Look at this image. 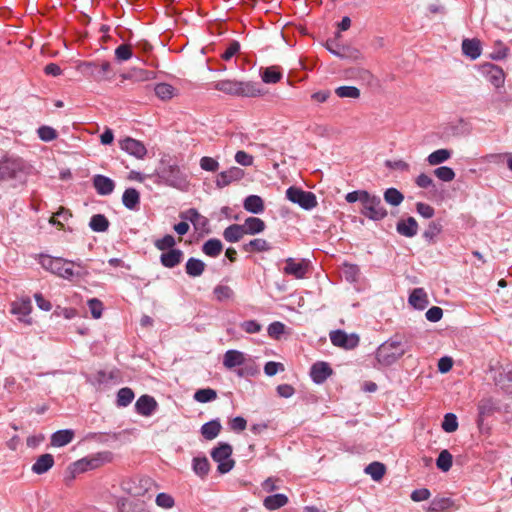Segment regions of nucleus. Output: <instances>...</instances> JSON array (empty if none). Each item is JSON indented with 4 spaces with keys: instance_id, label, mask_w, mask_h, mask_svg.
Returning <instances> with one entry per match:
<instances>
[{
    "instance_id": "nucleus-13",
    "label": "nucleus",
    "mask_w": 512,
    "mask_h": 512,
    "mask_svg": "<svg viewBox=\"0 0 512 512\" xmlns=\"http://www.w3.org/2000/svg\"><path fill=\"white\" fill-rule=\"evenodd\" d=\"M20 170L21 167L15 160L5 159L0 161V183L15 179Z\"/></svg>"
},
{
    "instance_id": "nucleus-16",
    "label": "nucleus",
    "mask_w": 512,
    "mask_h": 512,
    "mask_svg": "<svg viewBox=\"0 0 512 512\" xmlns=\"http://www.w3.org/2000/svg\"><path fill=\"white\" fill-rule=\"evenodd\" d=\"M284 273L297 279H302L307 273V263L304 260L295 261L293 258H288L284 267Z\"/></svg>"
},
{
    "instance_id": "nucleus-44",
    "label": "nucleus",
    "mask_w": 512,
    "mask_h": 512,
    "mask_svg": "<svg viewBox=\"0 0 512 512\" xmlns=\"http://www.w3.org/2000/svg\"><path fill=\"white\" fill-rule=\"evenodd\" d=\"M240 43L236 40L230 41L225 50L220 54L221 60L225 62H230L239 52H240Z\"/></svg>"
},
{
    "instance_id": "nucleus-48",
    "label": "nucleus",
    "mask_w": 512,
    "mask_h": 512,
    "mask_svg": "<svg viewBox=\"0 0 512 512\" xmlns=\"http://www.w3.org/2000/svg\"><path fill=\"white\" fill-rule=\"evenodd\" d=\"M155 94L161 100H168L173 97L174 87L167 83H160L155 86Z\"/></svg>"
},
{
    "instance_id": "nucleus-8",
    "label": "nucleus",
    "mask_w": 512,
    "mask_h": 512,
    "mask_svg": "<svg viewBox=\"0 0 512 512\" xmlns=\"http://www.w3.org/2000/svg\"><path fill=\"white\" fill-rule=\"evenodd\" d=\"M330 340L334 346L344 349H354L359 344V336L355 333L347 334L342 330H335L330 333Z\"/></svg>"
},
{
    "instance_id": "nucleus-35",
    "label": "nucleus",
    "mask_w": 512,
    "mask_h": 512,
    "mask_svg": "<svg viewBox=\"0 0 512 512\" xmlns=\"http://www.w3.org/2000/svg\"><path fill=\"white\" fill-rule=\"evenodd\" d=\"M261 78L264 83L275 84L282 78V72L277 66H270L263 70Z\"/></svg>"
},
{
    "instance_id": "nucleus-22",
    "label": "nucleus",
    "mask_w": 512,
    "mask_h": 512,
    "mask_svg": "<svg viewBox=\"0 0 512 512\" xmlns=\"http://www.w3.org/2000/svg\"><path fill=\"white\" fill-rule=\"evenodd\" d=\"M53 465L54 457L51 454L46 453L37 458L31 469L35 474L41 475L51 469Z\"/></svg>"
},
{
    "instance_id": "nucleus-5",
    "label": "nucleus",
    "mask_w": 512,
    "mask_h": 512,
    "mask_svg": "<svg viewBox=\"0 0 512 512\" xmlns=\"http://www.w3.org/2000/svg\"><path fill=\"white\" fill-rule=\"evenodd\" d=\"M286 198L304 210H312L318 205L316 195L313 192L295 186L286 190Z\"/></svg>"
},
{
    "instance_id": "nucleus-29",
    "label": "nucleus",
    "mask_w": 512,
    "mask_h": 512,
    "mask_svg": "<svg viewBox=\"0 0 512 512\" xmlns=\"http://www.w3.org/2000/svg\"><path fill=\"white\" fill-rule=\"evenodd\" d=\"M244 209L253 214H259L264 211V202L258 195H250L244 200Z\"/></svg>"
},
{
    "instance_id": "nucleus-60",
    "label": "nucleus",
    "mask_w": 512,
    "mask_h": 512,
    "mask_svg": "<svg viewBox=\"0 0 512 512\" xmlns=\"http://www.w3.org/2000/svg\"><path fill=\"white\" fill-rule=\"evenodd\" d=\"M88 307L93 318L99 319L102 316L103 303L99 299H90L88 301Z\"/></svg>"
},
{
    "instance_id": "nucleus-21",
    "label": "nucleus",
    "mask_w": 512,
    "mask_h": 512,
    "mask_svg": "<svg viewBox=\"0 0 512 512\" xmlns=\"http://www.w3.org/2000/svg\"><path fill=\"white\" fill-rule=\"evenodd\" d=\"M183 259V253L179 249L164 251L160 256V262L164 267L173 268Z\"/></svg>"
},
{
    "instance_id": "nucleus-18",
    "label": "nucleus",
    "mask_w": 512,
    "mask_h": 512,
    "mask_svg": "<svg viewBox=\"0 0 512 512\" xmlns=\"http://www.w3.org/2000/svg\"><path fill=\"white\" fill-rule=\"evenodd\" d=\"M32 310L31 301L29 299H21L19 301H15L11 306V313L14 315H18L19 320L25 322L26 324H30V320H25L24 317H27Z\"/></svg>"
},
{
    "instance_id": "nucleus-19",
    "label": "nucleus",
    "mask_w": 512,
    "mask_h": 512,
    "mask_svg": "<svg viewBox=\"0 0 512 512\" xmlns=\"http://www.w3.org/2000/svg\"><path fill=\"white\" fill-rule=\"evenodd\" d=\"M397 232L405 237H413L418 232V223L413 217L400 220L396 226Z\"/></svg>"
},
{
    "instance_id": "nucleus-1",
    "label": "nucleus",
    "mask_w": 512,
    "mask_h": 512,
    "mask_svg": "<svg viewBox=\"0 0 512 512\" xmlns=\"http://www.w3.org/2000/svg\"><path fill=\"white\" fill-rule=\"evenodd\" d=\"M407 351L406 345L398 336L382 343L376 351V359L382 366H390L400 359Z\"/></svg>"
},
{
    "instance_id": "nucleus-55",
    "label": "nucleus",
    "mask_w": 512,
    "mask_h": 512,
    "mask_svg": "<svg viewBox=\"0 0 512 512\" xmlns=\"http://www.w3.org/2000/svg\"><path fill=\"white\" fill-rule=\"evenodd\" d=\"M175 243V239L172 235H165L160 239H156L154 241V246L161 251H168L173 249Z\"/></svg>"
},
{
    "instance_id": "nucleus-53",
    "label": "nucleus",
    "mask_w": 512,
    "mask_h": 512,
    "mask_svg": "<svg viewBox=\"0 0 512 512\" xmlns=\"http://www.w3.org/2000/svg\"><path fill=\"white\" fill-rule=\"evenodd\" d=\"M434 175L441 181L450 182L455 178V172L452 168L441 166L434 170Z\"/></svg>"
},
{
    "instance_id": "nucleus-2",
    "label": "nucleus",
    "mask_w": 512,
    "mask_h": 512,
    "mask_svg": "<svg viewBox=\"0 0 512 512\" xmlns=\"http://www.w3.org/2000/svg\"><path fill=\"white\" fill-rule=\"evenodd\" d=\"M39 264L43 269L66 280H72L76 275L73 270L75 262L61 257L41 254L39 256Z\"/></svg>"
},
{
    "instance_id": "nucleus-52",
    "label": "nucleus",
    "mask_w": 512,
    "mask_h": 512,
    "mask_svg": "<svg viewBox=\"0 0 512 512\" xmlns=\"http://www.w3.org/2000/svg\"><path fill=\"white\" fill-rule=\"evenodd\" d=\"M458 428L457 417L453 413H447L442 422V429L447 433L455 432Z\"/></svg>"
},
{
    "instance_id": "nucleus-3",
    "label": "nucleus",
    "mask_w": 512,
    "mask_h": 512,
    "mask_svg": "<svg viewBox=\"0 0 512 512\" xmlns=\"http://www.w3.org/2000/svg\"><path fill=\"white\" fill-rule=\"evenodd\" d=\"M123 489L133 497L151 498L159 489L158 484L150 477H135L123 482Z\"/></svg>"
},
{
    "instance_id": "nucleus-37",
    "label": "nucleus",
    "mask_w": 512,
    "mask_h": 512,
    "mask_svg": "<svg viewBox=\"0 0 512 512\" xmlns=\"http://www.w3.org/2000/svg\"><path fill=\"white\" fill-rule=\"evenodd\" d=\"M221 430V424L217 420H212L205 423L201 428L203 437L207 440H212L218 436Z\"/></svg>"
},
{
    "instance_id": "nucleus-49",
    "label": "nucleus",
    "mask_w": 512,
    "mask_h": 512,
    "mask_svg": "<svg viewBox=\"0 0 512 512\" xmlns=\"http://www.w3.org/2000/svg\"><path fill=\"white\" fill-rule=\"evenodd\" d=\"M384 199L387 203L398 206L402 203L404 196L395 188H388L384 193Z\"/></svg>"
},
{
    "instance_id": "nucleus-30",
    "label": "nucleus",
    "mask_w": 512,
    "mask_h": 512,
    "mask_svg": "<svg viewBox=\"0 0 512 512\" xmlns=\"http://www.w3.org/2000/svg\"><path fill=\"white\" fill-rule=\"evenodd\" d=\"M213 86L216 90L231 96H236L239 88L238 81L235 79L219 80Z\"/></svg>"
},
{
    "instance_id": "nucleus-47",
    "label": "nucleus",
    "mask_w": 512,
    "mask_h": 512,
    "mask_svg": "<svg viewBox=\"0 0 512 512\" xmlns=\"http://www.w3.org/2000/svg\"><path fill=\"white\" fill-rule=\"evenodd\" d=\"M343 275L347 281L357 282L360 276V268L356 264L345 263L343 265Z\"/></svg>"
},
{
    "instance_id": "nucleus-24",
    "label": "nucleus",
    "mask_w": 512,
    "mask_h": 512,
    "mask_svg": "<svg viewBox=\"0 0 512 512\" xmlns=\"http://www.w3.org/2000/svg\"><path fill=\"white\" fill-rule=\"evenodd\" d=\"M245 235H255L265 230V222L257 217H248L242 224Z\"/></svg>"
},
{
    "instance_id": "nucleus-62",
    "label": "nucleus",
    "mask_w": 512,
    "mask_h": 512,
    "mask_svg": "<svg viewBox=\"0 0 512 512\" xmlns=\"http://www.w3.org/2000/svg\"><path fill=\"white\" fill-rule=\"evenodd\" d=\"M284 365L280 362L269 361L264 366V372L267 376H274L279 371H284Z\"/></svg>"
},
{
    "instance_id": "nucleus-56",
    "label": "nucleus",
    "mask_w": 512,
    "mask_h": 512,
    "mask_svg": "<svg viewBox=\"0 0 512 512\" xmlns=\"http://www.w3.org/2000/svg\"><path fill=\"white\" fill-rule=\"evenodd\" d=\"M74 471L84 472L88 469H93L98 466V459H81L73 464Z\"/></svg>"
},
{
    "instance_id": "nucleus-34",
    "label": "nucleus",
    "mask_w": 512,
    "mask_h": 512,
    "mask_svg": "<svg viewBox=\"0 0 512 512\" xmlns=\"http://www.w3.org/2000/svg\"><path fill=\"white\" fill-rule=\"evenodd\" d=\"M288 503V498L284 494H274L264 499V506L268 510H276Z\"/></svg>"
},
{
    "instance_id": "nucleus-38",
    "label": "nucleus",
    "mask_w": 512,
    "mask_h": 512,
    "mask_svg": "<svg viewBox=\"0 0 512 512\" xmlns=\"http://www.w3.org/2000/svg\"><path fill=\"white\" fill-rule=\"evenodd\" d=\"M451 151L448 149H438L427 157V162L431 166L439 165L451 157Z\"/></svg>"
},
{
    "instance_id": "nucleus-51",
    "label": "nucleus",
    "mask_w": 512,
    "mask_h": 512,
    "mask_svg": "<svg viewBox=\"0 0 512 512\" xmlns=\"http://www.w3.org/2000/svg\"><path fill=\"white\" fill-rule=\"evenodd\" d=\"M38 137L44 142H50L58 137V132L50 126H40L37 130Z\"/></svg>"
},
{
    "instance_id": "nucleus-26",
    "label": "nucleus",
    "mask_w": 512,
    "mask_h": 512,
    "mask_svg": "<svg viewBox=\"0 0 512 512\" xmlns=\"http://www.w3.org/2000/svg\"><path fill=\"white\" fill-rule=\"evenodd\" d=\"M74 431L70 429L59 430L52 434L51 445L54 447H63L69 444L74 438Z\"/></svg>"
},
{
    "instance_id": "nucleus-25",
    "label": "nucleus",
    "mask_w": 512,
    "mask_h": 512,
    "mask_svg": "<svg viewBox=\"0 0 512 512\" xmlns=\"http://www.w3.org/2000/svg\"><path fill=\"white\" fill-rule=\"evenodd\" d=\"M463 54L472 60L477 59L481 55V44L477 39H465L462 42Z\"/></svg>"
},
{
    "instance_id": "nucleus-42",
    "label": "nucleus",
    "mask_w": 512,
    "mask_h": 512,
    "mask_svg": "<svg viewBox=\"0 0 512 512\" xmlns=\"http://www.w3.org/2000/svg\"><path fill=\"white\" fill-rule=\"evenodd\" d=\"M453 501L448 497H435L429 507L431 512H442L452 507Z\"/></svg>"
},
{
    "instance_id": "nucleus-41",
    "label": "nucleus",
    "mask_w": 512,
    "mask_h": 512,
    "mask_svg": "<svg viewBox=\"0 0 512 512\" xmlns=\"http://www.w3.org/2000/svg\"><path fill=\"white\" fill-rule=\"evenodd\" d=\"M135 394L129 387L121 388L117 393L116 404L118 407H126L132 403Z\"/></svg>"
},
{
    "instance_id": "nucleus-6",
    "label": "nucleus",
    "mask_w": 512,
    "mask_h": 512,
    "mask_svg": "<svg viewBox=\"0 0 512 512\" xmlns=\"http://www.w3.org/2000/svg\"><path fill=\"white\" fill-rule=\"evenodd\" d=\"M232 447L227 443H220L211 452L212 459L218 463L217 470L221 474L229 472L235 464V461L231 459Z\"/></svg>"
},
{
    "instance_id": "nucleus-11",
    "label": "nucleus",
    "mask_w": 512,
    "mask_h": 512,
    "mask_svg": "<svg viewBox=\"0 0 512 512\" xmlns=\"http://www.w3.org/2000/svg\"><path fill=\"white\" fill-rule=\"evenodd\" d=\"M239 88H237L236 97H260L263 96L265 91L258 82L254 81H238Z\"/></svg>"
},
{
    "instance_id": "nucleus-64",
    "label": "nucleus",
    "mask_w": 512,
    "mask_h": 512,
    "mask_svg": "<svg viewBox=\"0 0 512 512\" xmlns=\"http://www.w3.org/2000/svg\"><path fill=\"white\" fill-rule=\"evenodd\" d=\"M119 512H143V509L130 500H123L119 504Z\"/></svg>"
},
{
    "instance_id": "nucleus-57",
    "label": "nucleus",
    "mask_w": 512,
    "mask_h": 512,
    "mask_svg": "<svg viewBox=\"0 0 512 512\" xmlns=\"http://www.w3.org/2000/svg\"><path fill=\"white\" fill-rule=\"evenodd\" d=\"M132 55V47L130 44H121L115 49V57L118 61H127Z\"/></svg>"
},
{
    "instance_id": "nucleus-27",
    "label": "nucleus",
    "mask_w": 512,
    "mask_h": 512,
    "mask_svg": "<svg viewBox=\"0 0 512 512\" xmlns=\"http://www.w3.org/2000/svg\"><path fill=\"white\" fill-rule=\"evenodd\" d=\"M245 235L242 224H232L223 231V238L230 243L240 241Z\"/></svg>"
},
{
    "instance_id": "nucleus-7",
    "label": "nucleus",
    "mask_w": 512,
    "mask_h": 512,
    "mask_svg": "<svg viewBox=\"0 0 512 512\" xmlns=\"http://www.w3.org/2000/svg\"><path fill=\"white\" fill-rule=\"evenodd\" d=\"M81 66L87 70V75L97 82L111 79L112 67L109 61L83 62Z\"/></svg>"
},
{
    "instance_id": "nucleus-12",
    "label": "nucleus",
    "mask_w": 512,
    "mask_h": 512,
    "mask_svg": "<svg viewBox=\"0 0 512 512\" xmlns=\"http://www.w3.org/2000/svg\"><path fill=\"white\" fill-rule=\"evenodd\" d=\"M483 71L488 81L495 87L501 88L504 86L505 74L501 67L488 63L483 66Z\"/></svg>"
},
{
    "instance_id": "nucleus-28",
    "label": "nucleus",
    "mask_w": 512,
    "mask_h": 512,
    "mask_svg": "<svg viewBox=\"0 0 512 512\" xmlns=\"http://www.w3.org/2000/svg\"><path fill=\"white\" fill-rule=\"evenodd\" d=\"M494 380L501 387L508 386L512 382V366H501L495 371Z\"/></svg>"
},
{
    "instance_id": "nucleus-17",
    "label": "nucleus",
    "mask_w": 512,
    "mask_h": 512,
    "mask_svg": "<svg viewBox=\"0 0 512 512\" xmlns=\"http://www.w3.org/2000/svg\"><path fill=\"white\" fill-rule=\"evenodd\" d=\"M93 186L100 195H109L115 188V183L109 177L104 175H95L93 177Z\"/></svg>"
},
{
    "instance_id": "nucleus-40",
    "label": "nucleus",
    "mask_w": 512,
    "mask_h": 512,
    "mask_svg": "<svg viewBox=\"0 0 512 512\" xmlns=\"http://www.w3.org/2000/svg\"><path fill=\"white\" fill-rule=\"evenodd\" d=\"M365 473L370 475L374 481H379L383 478L386 468L385 465L380 462H372L365 468Z\"/></svg>"
},
{
    "instance_id": "nucleus-61",
    "label": "nucleus",
    "mask_w": 512,
    "mask_h": 512,
    "mask_svg": "<svg viewBox=\"0 0 512 512\" xmlns=\"http://www.w3.org/2000/svg\"><path fill=\"white\" fill-rule=\"evenodd\" d=\"M267 332L270 337L279 339L285 332V325L279 321H275L268 326Z\"/></svg>"
},
{
    "instance_id": "nucleus-32",
    "label": "nucleus",
    "mask_w": 512,
    "mask_h": 512,
    "mask_svg": "<svg viewBox=\"0 0 512 512\" xmlns=\"http://www.w3.org/2000/svg\"><path fill=\"white\" fill-rule=\"evenodd\" d=\"M124 206L130 210H135L140 202L139 192L135 188H128L122 196Z\"/></svg>"
},
{
    "instance_id": "nucleus-45",
    "label": "nucleus",
    "mask_w": 512,
    "mask_h": 512,
    "mask_svg": "<svg viewBox=\"0 0 512 512\" xmlns=\"http://www.w3.org/2000/svg\"><path fill=\"white\" fill-rule=\"evenodd\" d=\"M335 94L340 98L358 99L361 95L360 90L355 86H339L335 89Z\"/></svg>"
},
{
    "instance_id": "nucleus-50",
    "label": "nucleus",
    "mask_w": 512,
    "mask_h": 512,
    "mask_svg": "<svg viewBox=\"0 0 512 512\" xmlns=\"http://www.w3.org/2000/svg\"><path fill=\"white\" fill-rule=\"evenodd\" d=\"M437 467L447 472L452 466V455L448 450H442L436 460Z\"/></svg>"
},
{
    "instance_id": "nucleus-15",
    "label": "nucleus",
    "mask_w": 512,
    "mask_h": 512,
    "mask_svg": "<svg viewBox=\"0 0 512 512\" xmlns=\"http://www.w3.org/2000/svg\"><path fill=\"white\" fill-rule=\"evenodd\" d=\"M332 369L327 362H316L312 365L310 376L316 384H322L332 375Z\"/></svg>"
},
{
    "instance_id": "nucleus-33",
    "label": "nucleus",
    "mask_w": 512,
    "mask_h": 512,
    "mask_svg": "<svg viewBox=\"0 0 512 512\" xmlns=\"http://www.w3.org/2000/svg\"><path fill=\"white\" fill-rule=\"evenodd\" d=\"M222 250V242L216 238L207 240L202 246L203 253L213 258L217 257L222 252Z\"/></svg>"
},
{
    "instance_id": "nucleus-43",
    "label": "nucleus",
    "mask_w": 512,
    "mask_h": 512,
    "mask_svg": "<svg viewBox=\"0 0 512 512\" xmlns=\"http://www.w3.org/2000/svg\"><path fill=\"white\" fill-rule=\"evenodd\" d=\"M214 296L217 301L224 302L233 299L234 291L228 285H217L213 290Z\"/></svg>"
},
{
    "instance_id": "nucleus-20",
    "label": "nucleus",
    "mask_w": 512,
    "mask_h": 512,
    "mask_svg": "<svg viewBox=\"0 0 512 512\" xmlns=\"http://www.w3.org/2000/svg\"><path fill=\"white\" fill-rule=\"evenodd\" d=\"M245 362V354L238 350H228L223 357V365L227 369L243 365Z\"/></svg>"
},
{
    "instance_id": "nucleus-10",
    "label": "nucleus",
    "mask_w": 512,
    "mask_h": 512,
    "mask_svg": "<svg viewBox=\"0 0 512 512\" xmlns=\"http://www.w3.org/2000/svg\"><path fill=\"white\" fill-rule=\"evenodd\" d=\"M244 177V171L239 167H230L229 169L220 172L216 177V186L224 188L232 182L239 181Z\"/></svg>"
},
{
    "instance_id": "nucleus-58",
    "label": "nucleus",
    "mask_w": 512,
    "mask_h": 512,
    "mask_svg": "<svg viewBox=\"0 0 512 512\" xmlns=\"http://www.w3.org/2000/svg\"><path fill=\"white\" fill-rule=\"evenodd\" d=\"M442 231V226L437 222H430L423 233V237L428 241H433Z\"/></svg>"
},
{
    "instance_id": "nucleus-31",
    "label": "nucleus",
    "mask_w": 512,
    "mask_h": 512,
    "mask_svg": "<svg viewBox=\"0 0 512 512\" xmlns=\"http://www.w3.org/2000/svg\"><path fill=\"white\" fill-rule=\"evenodd\" d=\"M242 248L245 252H267L271 250L272 247L267 240L255 238L245 243Z\"/></svg>"
},
{
    "instance_id": "nucleus-23",
    "label": "nucleus",
    "mask_w": 512,
    "mask_h": 512,
    "mask_svg": "<svg viewBox=\"0 0 512 512\" xmlns=\"http://www.w3.org/2000/svg\"><path fill=\"white\" fill-rule=\"evenodd\" d=\"M408 301L410 305L419 310L424 309L429 303L427 293L423 288H415Z\"/></svg>"
},
{
    "instance_id": "nucleus-14",
    "label": "nucleus",
    "mask_w": 512,
    "mask_h": 512,
    "mask_svg": "<svg viewBox=\"0 0 512 512\" xmlns=\"http://www.w3.org/2000/svg\"><path fill=\"white\" fill-rule=\"evenodd\" d=\"M157 406V402L152 396L142 395L135 403V410L138 414L148 417L155 412Z\"/></svg>"
},
{
    "instance_id": "nucleus-63",
    "label": "nucleus",
    "mask_w": 512,
    "mask_h": 512,
    "mask_svg": "<svg viewBox=\"0 0 512 512\" xmlns=\"http://www.w3.org/2000/svg\"><path fill=\"white\" fill-rule=\"evenodd\" d=\"M209 471V462L207 459L194 458V472L204 476Z\"/></svg>"
},
{
    "instance_id": "nucleus-46",
    "label": "nucleus",
    "mask_w": 512,
    "mask_h": 512,
    "mask_svg": "<svg viewBox=\"0 0 512 512\" xmlns=\"http://www.w3.org/2000/svg\"><path fill=\"white\" fill-rule=\"evenodd\" d=\"M217 398V392L212 388L199 389L194 393V399L201 403H207Z\"/></svg>"
},
{
    "instance_id": "nucleus-4",
    "label": "nucleus",
    "mask_w": 512,
    "mask_h": 512,
    "mask_svg": "<svg viewBox=\"0 0 512 512\" xmlns=\"http://www.w3.org/2000/svg\"><path fill=\"white\" fill-rule=\"evenodd\" d=\"M361 206L360 213L368 219L379 221L387 216V210L377 195L367 192Z\"/></svg>"
},
{
    "instance_id": "nucleus-36",
    "label": "nucleus",
    "mask_w": 512,
    "mask_h": 512,
    "mask_svg": "<svg viewBox=\"0 0 512 512\" xmlns=\"http://www.w3.org/2000/svg\"><path fill=\"white\" fill-rule=\"evenodd\" d=\"M330 53L341 59L357 60L360 58V52L353 47L341 46L338 49H330Z\"/></svg>"
},
{
    "instance_id": "nucleus-39",
    "label": "nucleus",
    "mask_w": 512,
    "mask_h": 512,
    "mask_svg": "<svg viewBox=\"0 0 512 512\" xmlns=\"http://www.w3.org/2000/svg\"><path fill=\"white\" fill-rule=\"evenodd\" d=\"M89 226L95 232H105L109 228V221L104 215L95 214L91 217Z\"/></svg>"
},
{
    "instance_id": "nucleus-54",
    "label": "nucleus",
    "mask_w": 512,
    "mask_h": 512,
    "mask_svg": "<svg viewBox=\"0 0 512 512\" xmlns=\"http://www.w3.org/2000/svg\"><path fill=\"white\" fill-rule=\"evenodd\" d=\"M200 168L207 172H216L220 165L217 159L204 156L199 161Z\"/></svg>"
},
{
    "instance_id": "nucleus-9",
    "label": "nucleus",
    "mask_w": 512,
    "mask_h": 512,
    "mask_svg": "<svg viewBox=\"0 0 512 512\" xmlns=\"http://www.w3.org/2000/svg\"><path fill=\"white\" fill-rule=\"evenodd\" d=\"M120 148L137 159H143L147 154L145 145L134 138L126 137L119 141Z\"/></svg>"
},
{
    "instance_id": "nucleus-59",
    "label": "nucleus",
    "mask_w": 512,
    "mask_h": 512,
    "mask_svg": "<svg viewBox=\"0 0 512 512\" xmlns=\"http://www.w3.org/2000/svg\"><path fill=\"white\" fill-rule=\"evenodd\" d=\"M155 502L157 506L164 509H170L175 505L174 498L168 493H159L155 498Z\"/></svg>"
}]
</instances>
